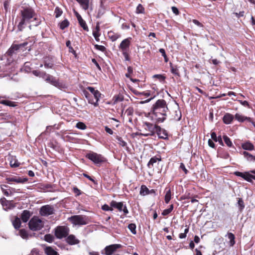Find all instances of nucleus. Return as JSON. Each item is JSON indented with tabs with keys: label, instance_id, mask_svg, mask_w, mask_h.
Returning a JSON list of instances; mask_svg holds the SVG:
<instances>
[{
	"label": "nucleus",
	"instance_id": "obj_1",
	"mask_svg": "<svg viewBox=\"0 0 255 255\" xmlns=\"http://www.w3.org/2000/svg\"><path fill=\"white\" fill-rule=\"evenodd\" d=\"M20 21L17 25L20 31L22 30L28 24H29V29H31L32 26H37L41 23V20L31 7H24L20 10Z\"/></svg>",
	"mask_w": 255,
	"mask_h": 255
},
{
	"label": "nucleus",
	"instance_id": "obj_2",
	"mask_svg": "<svg viewBox=\"0 0 255 255\" xmlns=\"http://www.w3.org/2000/svg\"><path fill=\"white\" fill-rule=\"evenodd\" d=\"M168 111L166 101L163 99L158 100L152 108V118L158 123L163 122Z\"/></svg>",
	"mask_w": 255,
	"mask_h": 255
},
{
	"label": "nucleus",
	"instance_id": "obj_3",
	"mask_svg": "<svg viewBox=\"0 0 255 255\" xmlns=\"http://www.w3.org/2000/svg\"><path fill=\"white\" fill-rule=\"evenodd\" d=\"M143 127L144 129L148 131V133H137V135H143L144 136H152L155 133H156L159 138H164V137L161 135V128L160 127L153 125L148 122L143 123Z\"/></svg>",
	"mask_w": 255,
	"mask_h": 255
},
{
	"label": "nucleus",
	"instance_id": "obj_4",
	"mask_svg": "<svg viewBox=\"0 0 255 255\" xmlns=\"http://www.w3.org/2000/svg\"><path fill=\"white\" fill-rule=\"evenodd\" d=\"M70 221L74 225H85L89 223L88 217L85 215H74L68 218Z\"/></svg>",
	"mask_w": 255,
	"mask_h": 255
},
{
	"label": "nucleus",
	"instance_id": "obj_5",
	"mask_svg": "<svg viewBox=\"0 0 255 255\" xmlns=\"http://www.w3.org/2000/svg\"><path fill=\"white\" fill-rule=\"evenodd\" d=\"M43 225L42 220L35 216L32 218L28 223L29 229L34 231L40 230L43 228Z\"/></svg>",
	"mask_w": 255,
	"mask_h": 255
},
{
	"label": "nucleus",
	"instance_id": "obj_6",
	"mask_svg": "<svg viewBox=\"0 0 255 255\" xmlns=\"http://www.w3.org/2000/svg\"><path fill=\"white\" fill-rule=\"evenodd\" d=\"M69 229L65 226L57 227L55 230V235L58 239L66 237L69 234Z\"/></svg>",
	"mask_w": 255,
	"mask_h": 255
},
{
	"label": "nucleus",
	"instance_id": "obj_7",
	"mask_svg": "<svg viewBox=\"0 0 255 255\" xmlns=\"http://www.w3.org/2000/svg\"><path fill=\"white\" fill-rule=\"evenodd\" d=\"M27 44L28 43L27 42H24L19 44L13 43L7 51V55L9 56H12L13 54H16L19 49L25 47Z\"/></svg>",
	"mask_w": 255,
	"mask_h": 255
},
{
	"label": "nucleus",
	"instance_id": "obj_8",
	"mask_svg": "<svg viewBox=\"0 0 255 255\" xmlns=\"http://www.w3.org/2000/svg\"><path fill=\"white\" fill-rule=\"evenodd\" d=\"M87 89L94 95V98L96 100V101H94L93 100H89V103L93 104L94 106L97 107L98 105V101H99V99L101 96V94L100 92L97 90H95L94 88L92 87H88Z\"/></svg>",
	"mask_w": 255,
	"mask_h": 255
},
{
	"label": "nucleus",
	"instance_id": "obj_9",
	"mask_svg": "<svg viewBox=\"0 0 255 255\" xmlns=\"http://www.w3.org/2000/svg\"><path fill=\"white\" fill-rule=\"evenodd\" d=\"M86 157L92 161L95 164H99L104 161V158L100 154L95 152H90L86 155Z\"/></svg>",
	"mask_w": 255,
	"mask_h": 255
},
{
	"label": "nucleus",
	"instance_id": "obj_10",
	"mask_svg": "<svg viewBox=\"0 0 255 255\" xmlns=\"http://www.w3.org/2000/svg\"><path fill=\"white\" fill-rule=\"evenodd\" d=\"M131 37H128L123 40L120 45L119 48L122 51L124 56H127V51L129 49L131 43Z\"/></svg>",
	"mask_w": 255,
	"mask_h": 255
},
{
	"label": "nucleus",
	"instance_id": "obj_11",
	"mask_svg": "<svg viewBox=\"0 0 255 255\" xmlns=\"http://www.w3.org/2000/svg\"><path fill=\"white\" fill-rule=\"evenodd\" d=\"M122 248L120 244H113L106 246L104 249V254L106 255H112L117 250ZM102 254L104 253L102 252Z\"/></svg>",
	"mask_w": 255,
	"mask_h": 255
},
{
	"label": "nucleus",
	"instance_id": "obj_12",
	"mask_svg": "<svg viewBox=\"0 0 255 255\" xmlns=\"http://www.w3.org/2000/svg\"><path fill=\"white\" fill-rule=\"evenodd\" d=\"M110 205L112 207L117 208L119 211H123L125 215H127L128 213L126 206L124 205L123 202H117L112 201Z\"/></svg>",
	"mask_w": 255,
	"mask_h": 255
},
{
	"label": "nucleus",
	"instance_id": "obj_13",
	"mask_svg": "<svg viewBox=\"0 0 255 255\" xmlns=\"http://www.w3.org/2000/svg\"><path fill=\"white\" fill-rule=\"evenodd\" d=\"M53 213V208L49 205L43 206L41 207L40 214L43 216H47Z\"/></svg>",
	"mask_w": 255,
	"mask_h": 255
},
{
	"label": "nucleus",
	"instance_id": "obj_14",
	"mask_svg": "<svg viewBox=\"0 0 255 255\" xmlns=\"http://www.w3.org/2000/svg\"><path fill=\"white\" fill-rule=\"evenodd\" d=\"M0 203L5 210L11 209L15 207L12 201H7L4 198L0 199Z\"/></svg>",
	"mask_w": 255,
	"mask_h": 255
},
{
	"label": "nucleus",
	"instance_id": "obj_15",
	"mask_svg": "<svg viewBox=\"0 0 255 255\" xmlns=\"http://www.w3.org/2000/svg\"><path fill=\"white\" fill-rule=\"evenodd\" d=\"M45 81L56 87H59L60 86V84L56 78L49 74L45 78Z\"/></svg>",
	"mask_w": 255,
	"mask_h": 255
},
{
	"label": "nucleus",
	"instance_id": "obj_16",
	"mask_svg": "<svg viewBox=\"0 0 255 255\" xmlns=\"http://www.w3.org/2000/svg\"><path fill=\"white\" fill-rule=\"evenodd\" d=\"M66 242L70 245H74L80 243V241L78 240L73 235H70L67 237L66 239Z\"/></svg>",
	"mask_w": 255,
	"mask_h": 255
},
{
	"label": "nucleus",
	"instance_id": "obj_17",
	"mask_svg": "<svg viewBox=\"0 0 255 255\" xmlns=\"http://www.w3.org/2000/svg\"><path fill=\"white\" fill-rule=\"evenodd\" d=\"M8 182H15L16 183H24L27 181L26 178H21L17 176H12L7 178Z\"/></svg>",
	"mask_w": 255,
	"mask_h": 255
},
{
	"label": "nucleus",
	"instance_id": "obj_18",
	"mask_svg": "<svg viewBox=\"0 0 255 255\" xmlns=\"http://www.w3.org/2000/svg\"><path fill=\"white\" fill-rule=\"evenodd\" d=\"M234 116L232 114L227 113L223 117V121L226 124H230L232 123L234 119Z\"/></svg>",
	"mask_w": 255,
	"mask_h": 255
},
{
	"label": "nucleus",
	"instance_id": "obj_19",
	"mask_svg": "<svg viewBox=\"0 0 255 255\" xmlns=\"http://www.w3.org/2000/svg\"><path fill=\"white\" fill-rule=\"evenodd\" d=\"M242 154L249 162H255V156L253 155L247 151H243Z\"/></svg>",
	"mask_w": 255,
	"mask_h": 255
},
{
	"label": "nucleus",
	"instance_id": "obj_20",
	"mask_svg": "<svg viewBox=\"0 0 255 255\" xmlns=\"http://www.w3.org/2000/svg\"><path fill=\"white\" fill-rule=\"evenodd\" d=\"M30 217V212L27 210H24L21 214V218L23 222H26Z\"/></svg>",
	"mask_w": 255,
	"mask_h": 255
},
{
	"label": "nucleus",
	"instance_id": "obj_21",
	"mask_svg": "<svg viewBox=\"0 0 255 255\" xmlns=\"http://www.w3.org/2000/svg\"><path fill=\"white\" fill-rule=\"evenodd\" d=\"M235 118L237 120L240 122H243L246 120L250 122H251V119L250 118L243 116L239 114H236Z\"/></svg>",
	"mask_w": 255,
	"mask_h": 255
},
{
	"label": "nucleus",
	"instance_id": "obj_22",
	"mask_svg": "<svg viewBox=\"0 0 255 255\" xmlns=\"http://www.w3.org/2000/svg\"><path fill=\"white\" fill-rule=\"evenodd\" d=\"M108 37L112 41H115L121 37V35L117 33H114L112 31L108 32Z\"/></svg>",
	"mask_w": 255,
	"mask_h": 255
},
{
	"label": "nucleus",
	"instance_id": "obj_23",
	"mask_svg": "<svg viewBox=\"0 0 255 255\" xmlns=\"http://www.w3.org/2000/svg\"><path fill=\"white\" fill-rule=\"evenodd\" d=\"M44 251L47 255H59L57 252L50 247H46Z\"/></svg>",
	"mask_w": 255,
	"mask_h": 255
},
{
	"label": "nucleus",
	"instance_id": "obj_24",
	"mask_svg": "<svg viewBox=\"0 0 255 255\" xmlns=\"http://www.w3.org/2000/svg\"><path fill=\"white\" fill-rule=\"evenodd\" d=\"M81 5L84 10H87L89 8V0H76Z\"/></svg>",
	"mask_w": 255,
	"mask_h": 255
},
{
	"label": "nucleus",
	"instance_id": "obj_25",
	"mask_svg": "<svg viewBox=\"0 0 255 255\" xmlns=\"http://www.w3.org/2000/svg\"><path fill=\"white\" fill-rule=\"evenodd\" d=\"M242 146L244 149L248 150H253L254 148V145L250 142H246L243 143Z\"/></svg>",
	"mask_w": 255,
	"mask_h": 255
},
{
	"label": "nucleus",
	"instance_id": "obj_26",
	"mask_svg": "<svg viewBox=\"0 0 255 255\" xmlns=\"http://www.w3.org/2000/svg\"><path fill=\"white\" fill-rule=\"evenodd\" d=\"M140 194L142 196H145L149 194V190L145 185H142L140 187Z\"/></svg>",
	"mask_w": 255,
	"mask_h": 255
},
{
	"label": "nucleus",
	"instance_id": "obj_27",
	"mask_svg": "<svg viewBox=\"0 0 255 255\" xmlns=\"http://www.w3.org/2000/svg\"><path fill=\"white\" fill-rule=\"evenodd\" d=\"M12 225L15 229H19L21 225V221L20 218L17 217H15L14 220L12 221Z\"/></svg>",
	"mask_w": 255,
	"mask_h": 255
},
{
	"label": "nucleus",
	"instance_id": "obj_28",
	"mask_svg": "<svg viewBox=\"0 0 255 255\" xmlns=\"http://www.w3.org/2000/svg\"><path fill=\"white\" fill-rule=\"evenodd\" d=\"M18 234L23 239L26 240L29 237L27 232L25 229L20 230L18 232Z\"/></svg>",
	"mask_w": 255,
	"mask_h": 255
},
{
	"label": "nucleus",
	"instance_id": "obj_29",
	"mask_svg": "<svg viewBox=\"0 0 255 255\" xmlns=\"http://www.w3.org/2000/svg\"><path fill=\"white\" fill-rule=\"evenodd\" d=\"M228 239L230 240V245L231 246H233L235 244V237L234 235L232 233H228L227 234Z\"/></svg>",
	"mask_w": 255,
	"mask_h": 255
},
{
	"label": "nucleus",
	"instance_id": "obj_30",
	"mask_svg": "<svg viewBox=\"0 0 255 255\" xmlns=\"http://www.w3.org/2000/svg\"><path fill=\"white\" fill-rule=\"evenodd\" d=\"M160 159H159L157 157L154 156L153 157H152L150 160L149 161L147 166L149 168H151V166H153V164L156 163L157 161H159Z\"/></svg>",
	"mask_w": 255,
	"mask_h": 255
},
{
	"label": "nucleus",
	"instance_id": "obj_31",
	"mask_svg": "<svg viewBox=\"0 0 255 255\" xmlns=\"http://www.w3.org/2000/svg\"><path fill=\"white\" fill-rule=\"evenodd\" d=\"M171 198V193L170 189L166 190L165 195V202L166 203H168Z\"/></svg>",
	"mask_w": 255,
	"mask_h": 255
},
{
	"label": "nucleus",
	"instance_id": "obj_32",
	"mask_svg": "<svg viewBox=\"0 0 255 255\" xmlns=\"http://www.w3.org/2000/svg\"><path fill=\"white\" fill-rule=\"evenodd\" d=\"M0 104H2L3 105L8 106L9 107H15L16 106V104L14 102H11L8 100H2L0 102Z\"/></svg>",
	"mask_w": 255,
	"mask_h": 255
},
{
	"label": "nucleus",
	"instance_id": "obj_33",
	"mask_svg": "<svg viewBox=\"0 0 255 255\" xmlns=\"http://www.w3.org/2000/svg\"><path fill=\"white\" fill-rule=\"evenodd\" d=\"M59 25L60 28L63 30L69 26V22L67 19H65L60 22Z\"/></svg>",
	"mask_w": 255,
	"mask_h": 255
},
{
	"label": "nucleus",
	"instance_id": "obj_34",
	"mask_svg": "<svg viewBox=\"0 0 255 255\" xmlns=\"http://www.w3.org/2000/svg\"><path fill=\"white\" fill-rule=\"evenodd\" d=\"M170 65L172 73L175 75L179 76V73L177 67L173 66L171 63H170Z\"/></svg>",
	"mask_w": 255,
	"mask_h": 255
},
{
	"label": "nucleus",
	"instance_id": "obj_35",
	"mask_svg": "<svg viewBox=\"0 0 255 255\" xmlns=\"http://www.w3.org/2000/svg\"><path fill=\"white\" fill-rule=\"evenodd\" d=\"M78 22L80 25V26L86 31H88V27L86 23V22L82 18L81 19L78 20Z\"/></svg>",
	"mask_w": 255,
	"mask_h": 255
},
{
	"label": "nucleus",
	"instance_id": "obj_36",
	"mask_svg": "<svg viewBox=\"0 0 255 255\" xmlns=\"http://www.w3.org/2000/svg\"><path fill=\"white\" fill-rule=\"evenodd\" d=\"M243 178L248 182L252 181V175L250 174L249 172L244 173V175Z\"/></svg>",
	"mask_w": 255,
	"mask_h": 255
},
{
	"label": "nucleus",
	"instance_id": "obj_37",
	"mask_svg": "<svg viewBox=\"0 0 255 255\" xmlns=\"http://www.w3.org/2000/svg\"><path fill=\"white\" fill-rule=\"evenodd\" d=\"M128 228L133 234H136V225L134 224H129L128 226Z\"/></svg>",
	"mask_w": 255,
	"mask_h": 255
},
{
	"label": "nucleus",
	"instance_id": "obj_38",
	"mask_svg": "<svg viewBox=\"0 0 255 255\" xmlns=\"http://www.w3.org/2000/svg\"><path fill=\"white\" fill-rule=\"evenodd\" d=\"M223 139L224 140L225 143L229 147H231L232 146V142L229 137H228L227 135H224Z\"/></svg>",
	"mask_w": 255,
	"mask_h": 255
},
{
	"label": "nucleus",
	"instance_id": "obj_39",
	"mask_svg": "<svg viewBox=\"0 0 255 255\" xmlns=\"http://www.w3.org/2000/svg\"><path fill=\"white\" fill-rule=\"evenodd\" d=\"M173 205H171L168 209L163 210L162 213V215L163 216H166L168 215L173 210Z\"/></svg>",
	"mask_w": 255,
	"mask_h": 255
},
{
	"label": "nucleus",
	"instance_id": "obj_40",
	"mask_svg": "<svg viewBox=\"0 0 255 255\" xmlns=\"http://www.w3.org/2000/svg\"><path fill=\"white\" fill-rule=\"evenodd\" d=\"M117 139L118 141V143L120 144V145H121L123 147L127 146V142L126 141H125L122 137H118L117 138Z\"/></svg>",
	"mask_w": 255,
	"mask_h": 255
},
{
	"label": "nucleus",
	"instance_id": "obj_41",
	"mask_svg": "<svg viewBox=\"0 0 255 255\" xmlns=\"http://www.w3.org/2000/svg\"><path fill=\"white\" fill-rule=\"evenodd\" d=\"M10 165L12 167H17L19 166L20 163L15 159H12L10 161Z\"/></svg>",
	"mask_w": 255,
	"mask_h": 255
},
{
	"label": "nucleus",
	"instance_id": "obj_42",
	"mask_svg": "<svg viewBox=\"0 0 255 255\" xmlns=\"http://www.w3.org/2000/svg\"><path fill=\"white\" fill-rule=\"evenodd\" d=\"M76 127L80 129H85L86 128V126L82 122H78L76 126Z\"/></svg>",
	"mask_w": 255,
	"mask_h": 255
},
{
	"label": "nucleus",
	"instance_id": "obj_43",
	"mask_svg": "<svg viewBox=\"0 0 255 255\" xmlns=\"http://www.w3.org/2000/svg\"><path fill=\"white\" fill-rule=\"evenodd\" d=\"M238 206L240 207V210L242 211L245 208L244 203L242 198H239L238 202Z\"/></svg>",
	"mask_w": 255,
	"mask_h": 255
},
{
	"label": "nucleus",
	"instance_id": "obj_44",
	"mask_svg": "<svg viewBox=\"0 0 255 255\" xmlns=\"http://www.w3.org/2000/svg\"><path fill=\"white\" fill-rule=\"evenodd\" d=\"M44 239L46 241L49 243H51L53 241V237L50 234L46 235L44 236Z\"/></svg>",
	"mask_w": 255,
	"mask_h": 255
},
{
	"label": "nucleus",
	"instance_id": "obj_45",
	"mask_svg": "<svg viewBox=\"0 0 255 255\" xmlns=\"http://www.w3.org/2000/svg\"><path fill=\"white\" fill-rule=\"evenodd\" d=\"M136 13H142L144 11V8L141 4H138L136 7Z\"/></svg>",
	"mask_w": 255,
	"mask_h": 255
},
{
	"label": "nucleus",
	"instance_id": "obj_46",
	"mask_svg": "<svg viewBox=\"0 0 255 255\" xmlns=\"http://www.w3.org/2000/svg\"><path fill=\"white\" fill-rule=\"evenodd\" d=\"M55 17H58L60 16H61V15L62 14V11L59 7H57L55 10Z\"/></svg>",
	"mask_w": 255,
	"mask_h": 255
},
{
	"label": "nucleus",
	"instance_id": "obj_47",
	"mask_svg": "<svg viewBox=\"0 0 255 255\" xmlns=\"http://www.w3.org/2000/svg\"><path fill=\"white\" fill-rule=\"evenodd\" d=\"M95 48L99 50H100L102 52H104L106 50V48L104 46H103V45H98V44H96L95 45Z\"/></svg>",
	"mask_w": 255,
	"mask_h": 255
},
{
	"label": "nucleus",
	"instance_id": "obj_48",
	"mask_svg": "<svg viewBox=\"0 0 255 255\" xmlns=\"http://www.w3.org/2000/svg\"><path fill=\"white\" fill-rule=\"evenodd\" d=\"M102 209L104 211H113V210L112 206L111 207L107 204L104 205L102 206Z\"/></svg>",
	"mask_w": 255,
	"mask_h": 255
},
{
	"label": "nucleus",
	"instance_id": "obj_49",
	"mask_svg": "<svg viewBox=\"0 0 255 255\" xmlns=\"http://www.w3.org/2000/svg\"><path fill=\"white\" fill-rule=\"evenodd\" d=\"M132 72V68L131 67H128V73L126 74V76L129 78L130 74Z\"/></svg>",
	"mask_w": 255,
	"mask_h": 255
},
{
	"label": "nucleus",
	"instance_id": "obj_50",
	"mask_svg": "<svg viewBox=\"0 0 255 255\" xmlns=\"http://www.w3.org/2000/svg\"><path fill=\"white\" fill-rule=\"evenodd\" d=\"M41 72H42V71H38V70H33V71H32V73H33V75H34L35 76L40 77V76H41Z\"/></svg>",
	"mask_w": 255,
	"mask_h": 255
},
{
	"label": "nucleus",
	"instance_id": "obj_51",
	"mask_svg": "<svg viewBox=\"0 0 255 255\" xmlns=\"http://www.w3.org/2000/svg\"><path fill=\"white\" fill-rule=\"evenodd\" d=\"M239 101L240 103V104H242L244 106H245V107H249V104L248 102L247 101H241V100H239Z\"/></svg>",
	"mask_w": 255,
	"mask_h": 255
},
{
	"label": "nucleus",
	"instance_id": "obj_52",
	"mask_svg": "<svg viewBox=\"0 0 255 255\" xmlns=\"http://www.w3.org/2000/svg\"><path fill=\"white\" fill-rule=\"evenodd\" d=\"M180 168L181 169H182L185 172V174H187V172H188V170L186 169V168H185V166L184 165V164L182 163H181L180 164Z\"/></svg>",
	"mask_w": 255,
	"mask_h": 255
},
{
	"label": "nucleus",
	"instance_id": "obj_53",
	"mask_svg": "<svg viewBox=\"0 0 255 255\" xmlns=\"http://www.w3.org/2000/svg\"><path fill=\"white\" fill-rule=\"evenodd\" d=\"M172 12L175 13L176 15H178L179 14L178 9L175 6H172L171 7Z\"/></svg>",
	"mask_w": 255,
	"mask_h": 255
},
{
	"label": "nucleus",
	"instance_id": "obj_54",
	"mask_svg": "<svg viewBox=\"0 0 255 255\" xmlns=\"http://www.w3.org/2000/svg\"><path fill=\"white\" fill-rule=\"evenodd\" d=\"M211 138L215 141H217V136L216 135V134L215 132H212L211 134Z\"/></svg>",
	"mask_w": 255,
	"mask_h": 255
},
{
	"label": "nucleus",
	"instance_id": "obj_55",
	"mask_svg": "<svg viewBox=\"0 0 255 255\" xmlns=\"http://www.w3.org/2000/svg\"><path fill=\"white\" fill-rule=\"evenodd\" d=\"M159 51L162 54V55L164 57V58H166V53H165V50L164 49L160 48V49H159Z\"/></svg>",
	"mask_w": 255,
	"mask_h": 255
},
{
	"label": "nucleus",
	"instance_id": "obj_56",
	"mask_svg": "<svg viewBox=\"0 0 255 255\" xmlns=\"http://www.w3.org/2000/svg\"><path fill=\"white\" fill-rule=\"evenodd\" d=\"M105 131L110 134H112L113 133V130H112V129H111L110 128H108V127H105Z\"/></svg>",
	"mask_w": 255,
	"mask_h": 255
},
{
	"label": "nucleus",
	"instance_id": "obj_57",
	"mask_svg": "<svg viewBox=\"0 0 255 255\" xmlns=\"http://www.w3.org/2000/svg\"><path fill=\"white\" fill-rule=\"evenodd\" d=\"M66 45L69 48L70 51H71V50L73 51V48L71 46V42L69 40L66 42Z\"/></svg>",
	"mask_w": 255,
	"mask_h": 255
},
{
	"label": "nucleus",
	"instance_id": "obj_58",
	"mask_svg": "<svg viewBox=\"0 0 255 255\" xmlns=\"http://www.w3.org/2000/svg\"><path fill=\"white\" fill-rule=\"evenodd\" d=\"M208 144L210 147L212 148H214L215 147V144L214 142L210 139L208 140Z\"/></svg>",
	"mask_w": 255,
	"mask_h": 255
},
{
	"label": "nucleus",
	"instance_id": "obj_59",
	"mask_svg": "<svg viewBox=\"0 0 255 255\" xmlns=\"http://www.w3.org/2000/svg\"><path fill=\"white\" fill-rule=\"evenodd\" d=\"M93 35L95 38H97V37H99L100 34L99 33V31L94 30L93 31Z\"/></svg>",
	"mask_w": 255,
	"mask_h": 255
},
{
	"label": "nucleus",
	"instance_id": "obj_60",
	"mask_svg": "<svg viewBox=\"0 0 255 255\" xmlns=\"http://www.w3.org/2000/svg\"><path fill=\"white\" fill-rule=\"evenodd\" d=\"M48 75V74H47L45 72L42 71L40 77L42 78L43 79H44L45 80V78L47 77V76Z\"/></svg>",
	"mask_w": 255,
	"mask_h": 255
},
{
	"label": "nucleus",
	"instance_id": "obj_61",
	"mask_svg": "<svg viewBox=\"0 0 255 255\" xmlns=\"http://www.w3.org/2000/svg\"><path fill=\"white\" fill-rule=\"evenodd\" d=\"M235 174L237 176L242 177L243 178L244 175V173L236 171L235 172Z\"/></svg>",
	"mask_w": 255,
	"mask_h": 255
},
{
	"label": "nucleus",
	"instance_id": "obj_62",
	"mask_svg": "<svg viewBox=\"0 0 255 255\" xmlns=\"http://www.w3.org/2000/svg\"><path fill=\"white\" fill-rule=\"evenodd\" d=\"M83 93H84V95L85 96L86 98L88 100V101L89 100H90L89 99V98H90V94L88 93V92L87 91L85 90V91H83Z\"/></svg>",
	"mask_w": 255,
	"mask_h": 255
},
{
	"label": "nucleus",
	"instance_id": "obj_63",
	"mask_svg": "<svg viewBox=\"0 0 255 255\" xmlns=\"http://www.w3.org/2000/svg\"><path fill=\"white\" fill-rule=\"evenodd\" d=\"M74 13H75V15L76 16L78 20H79V19H81L82 18L81 16L78 13V12L75 11Z\"/></svg>",
	"mask_w": 255,
	"mask_h": 255
},
{
	"label": "nucleus",
	"instance_id": "obj_64",
	"mask_svg": "<svg viewBox=\"0 0 255 255\" xmlns=\"http://www.w3.org/2000/svg\"><path fill=\"white\" fill-rule=\"evenodd\" d=\"M88 254L89 255H100L98 252L95 251L89 252Z\"/></svg>",
	"mask_w": 255,
	"mask_h": 255
}]
</instances>
